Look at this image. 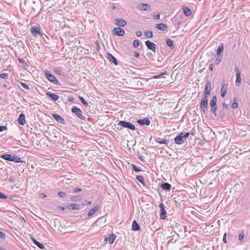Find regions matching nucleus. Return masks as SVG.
<instances>
[{
    "label": "nucleus",
    "instance_id": "51",
    "mask_svg": "<svg viewBox=\"0 0 250 250\" xmlns=\"http://www.w3.org/2000/svg\"><path fill=\"white\" fill-rule=\"evenodd\" d=\"M226 236H227V233H225L224 235L223 238V241L225 243H227V239H226Z\"/></svg>",
    "mask_w": 250,
    "mask_h": 250
},
{
    "label": "nucleus",
    "instance_id": "52",
    "mask_svg": "<svg viewBox=\"0 0 250 250\" xmlns=\"http://www.w3.org/2000/svg\"><path fill=\"white\" fill-rule=\"evenodd\" d=\"M18 61L21 63H24L25 62V61L24 60H23V59H21V58H19Z\"/></svg>",
    "mask_w": 250,
    "mask_h": 250
},
{
    "label": "nucleus",
    "instance_id": "32",
    "mask_svg": "<svg viewBox=\"0 0 250 250\" xmlns=\"http://www.w3.org/2000/svg\"><path fill=\"white\" fill-rule=\"evenodd\" d=\"M13 161L16 163H22L23 161L22 160V158L17 156L16 155H14V160Z\"/></svg>",
    "mask_w": 250,
    "mask_h": 250
},
{
    "label": "nucleus",
    "instance_id": "38",
    "mask_svg": "<svg viewBox=\"0 0 250 250\" xmlns=\"http://www.w3.org/2000/svg\"><path fill=\"white\" fill-rule=\"evenodd\" d=\"M244 236H245L244 232V231H242L239 233V234L238 235V240L239 241H241L243 239Z\"/></svg>",
    "mask_w": 250,
    "mask_h": 250
},
{
    "label": "nucleus",
    "instance_id": "61",
    "mask_svg": "<svg viewBox=\"0 0 250 250\" xmlns=\"http://www.w3.org/2000/svg\"><path fill=\"white\" fill-rule=\"evenodd\" d=\"M9 181L11 183H13L14 182V179L13 178L10 177L9 179Z\"/></svg>",
    "mask_w": 250,
    "mask_h": 250
},
{
    "label": "nucleus",
    "instance_id": "34",
    "mask_svg": "<svg viewBox=\"0 0 250 250\" xmlns=\"http://www.w3.org/2000/svg\"><path fill=\"white\" fill-rule=\"evenodd\" d=\"M145 34L147 38H150L153 37V33L151 31H147L145 32Z\"/></svg>",
    "mask_w": 250,
    "mask_h": 250
},
{
    "label": "nucleus",
    "instance_id": "4",
    "mask_svg": "<svg viewBox=\"0 0 250 250\" xmlns=\"http://www.w3.org/2000/svg\"><path fill=\"white\" fill-rule=\"evenodd\" d=\"M44 74L50 82L56 84H59V83L58 80L53 75H52L49 71L45 70Z\"/></svg>",
    "mask_w": 250,
    "mask_h": 250
},
{
    "label": "nucleus",
    "instance_id": "2",
    "mask_svg": "<svg viewBox=\"0 0 250 250\" xmlns=\"http://www.w3.org/2000/svg\"><path fill=\"white\" fill-rule=\"evenodd\" d=\"M119 125L125 128L130 129L132 130H135V126L132 123L124 121H120L118 123Z\"/></svg>",
    "mask_w": 250,
    "mask_h": 250
},
{
    "label": "nucleus",
    "instance_id": "46",
    "mask_svg": "<svg viewBox=\"0 0 250 250\" xmlns=\"http://www.w3.org/2000/svg\"><path fill=\"white\" fill-rule=\"evenodd\" d=\"M0 198L6 199L7 198V196L5 194H3L2 192H0Z\"/></svg>",
    "mask_w": 250,
    "mask_h": 250
},
{
    "label": "nucleus",
    "instance_id": "42",
    "mask_svg": "<svg viewBox=\"0 0 250 250\" xmlns=\"http://www.w3.org/2000/svg\"><path fill=\"white\" fill-rule=\"evenodd\" d=\"M80 101L85 106H88V103L84 100V98L82 97H79Z\"/></svg>",
    "mask_w": 250,
    "mask_h": 250
},
{
    "label": "nucleus",
    "instance_id": "3",
    "mask_svg": "<svg viewBox=\"0 0 250 250\" xmlns=\"http://www.w3.org/2000/svg\"><path fill=\"white\" fill-rule=\"evenodd\" d=\"M71 111L80 119L83 120L86 119V117L83 115L82 110L77 106H73L71 108Z\"/></svg>",
    "mask_w": 250,
    "mask_h": 250
},
{
    "label": "nucleus",
    "instance_id": "10",
    "mask_svg": "<svg viewBox=\"0 0 250 250\" xmlns=\"http://www.w3.org/2000/svg\"><path fill=\"white\" fill-rule=\"evenodd\" d=\"M30 31L31 33L34 36H36L37 34H42V33L41 32L40 28L38 26H32L30 29Z\"/></svg>",
    "mask_w": 250,
    "mask_h": 250
},
{
    "label": "nucleus",
    "instance_id": "17",
    "mask_svg": "<svg viewBox=\"0 0 250 250\" xmlns=\"http://www.w3.org/2000/svg\"><path fill=\"white\" fill-rule=\"evenodd\" d=\"M0 158L7 161H13V160H14V155L9 154H2L0 156Z\"/></svg>",
    "mask_w": 250,
    "mask_h": 250
},
{
    "label": "nucleus",
    "instance_id": "9",
    "mask_svg": "<svg viewBox=\"0 0 250 250\" xmlns=\"http://www.w3.org/2000/svg\"><path fill=\"white\" fill-rule=\"evenodd\" d=\"M211 83L210 81H207L205 88L204 96L208 97L210 93Z\"/></svg>",
    "mask_w": 250,
    "mask_h": 250
},
{
    "label": "nucleus",
    "instance_id": "1",
    "mask_svg": "<svg viewBox=\"0 0 250 250\" xmlns=\"http://www.w3.org/2000/svg\"><path fill=\"white\" fill-rule=\"evenodd\" d=\"M189 133L186 132L185 134L183 132L179 133L174 139V142L177 145H181L184 142V141L188 138Z\"/></svg>",
    "mask_w": 250,
    "mask_h": 250
},
{
    "label": "nucleus",
    "instance_id": "24",
    "mask_svg": "<svg viewBox=\"0 0 250 250\" xmlns=\"http://www.w3.org/2000/svg\"><path fill=\"white\" fill-rule=\"evenodd\" d=\"M132 229L134 231H138L140 229V227L136 220L133 221Z\"/></svg>",
    "mask_w": 250,
    "mask_h": 250
},
{
    "label": "nucleus",
    "instance_id": "57",
    "mask_svg": "<svg viewBox=\"0 0 250 250\" xmlns=\"http://www.w3.org/2000/svg\"><path fill=\"white\" fill-rule=\"evenodd\" d=\"M213 69V65L212 64H210L209 65V69L210 71H212Z\"/></svg>",
    "mask_w": 250,
    "mask_h": 250
},
{
    "label": "nucleus",
    "instance_id": "39",
    "mask_svg": "<svg viewBox=\"0 0 250 250\" xmlns=\"http://www.w3.org/2000/svg\"><path fill=\"white\" fill-rule=\"evenodd\" d=\"M140 45V42L138 40L136 39L133 42V45L134 47H137Z\"/></svg>",
    "mask_w": 250,
    "mask_h": 250
},
{
    "label": "nucleus",
    "instance_id": "11",
    "mask_svg": "<svg viewBox=\"0 0 250 250\" xmlns=\"http://www.w3.org/2000/svg\"><path fill=\"white\" fill-rule=\"evenodd\" d=\"M113 31L114 32L115 35L119 36H123L125 34V31L121 27H115L114 28Z\"/></svg>",
    "mask_w": 250,
    "mask_h": 250
},
{
    "label": "nucleus",
    "instance_id": "59",
    "mask_svg": "<svg viewBox=\"0 0 250 250\" xmlns=\"http://www.w3.org/2000/svg\"><path fill=\"white\" fill-rule=\"evenodd\" d=\"M73 99H73V97H71V96H69V97H68V101H70V102H72V101H73Z\"/></svg>",
    "mask_w": 250,
    "mask_h": 250
},
{
    "label": "nucleus",
    "instance_id": "41",
    "mask_svg": "<svg viewBox=\"0 0 250 250\" xmlns=\"http://www.w3.org/2000/svg\"><path fill=\"white\" fill-rule=\"evenodd\" d=\"M132 166L133 170L135 171H136V172H140V171H142V170L140 168H138L136 165H135L134 164H132Z\"/></svg>",
    "mask_w": 250,
    "mask_h": 250
},
{
    "label": "nucleus",
    "instance_id": "40",
    "mask_svg": "<svg viewBox=\"0 0 250 250\" xmlns=\"http://www.w3.org/2000/svg\"><path fill=\"white\" fill-rule=\"evenodd\" d=\"M0 77L3 79H8V75L7 73H3L0 74Z\"/></svg>",
    "mask_w": 250,
    "mask_h": 250
},
{
    "label": "nucleus",
    "instance_id": "14",
    "mask_svg": "<svg viewBox=\"0 0 250 250\" xmlns=\"http://www.w3.org/2000/svg\"><path fill=\"white\" fill-rule=\"evenodd\" d=\"M19 125H23L25 124V116L23 113H21L18 119Z\"/></svg>",
    "mask_w": 250,
    "mask_h": 250
},
{
    "label": "nucleus",
    "instance_id": "56",
    "mask_svg": "<svg viewBox=\"0 0 250 250\" xmlns=\"http://www.w3.org/2000/svg\"><path fill=\"white\" fill-rule=\"evenodd\" d=\"M46 197V195L44 193H41L40 194V197L41 198H44Z\"/></svg>",
    "mask_w": 250,
    "mask_h": 250
},
{
    "label": "nucleus",
    "instance_id": "13",
    "mask_svg": "<svg viewBox=\"0 0 250 250\" xmlns=\"http://www.w3.org/2000/svg\"><path fill=\"white\" fill-rule=\"evenodd\" d=\"M106 58L108 60L113 63L115 65H118V62L117 59L111 54L108 53L107 54Z\"/></svg>",
    "mask_w": 250,
    "mask_h": 250
},
{
    "label": "nucleus",
    "instance_id": "15",
    "mask_svg": "<svg viewBox=\"0 0 250 250\" xmlns=\"http://www.w3.org/2000/svg\"><path fill=\"white\" fill-rule=\"evenodd\" d=\"M80 205L77 204H69L66 208L69 209L79 210L80 209Z\"/></svg>",
    "mask_w": 250,
    "mask_h": 250
},
{
    "label": "nucleus",
    "instance_id": "30",
    "mask_svg": "<svg viewBox=\"0 0 250 250\" xmlns=\"http://www.w3.org/2000/svg\"><path fill=\"white\" fill-rule=\"evenodd\" d=\"M33 242L35 245L38 246L41 249H44V246L41 243L38 242L35 239H32Z\"/></svg>",
    "mask_w": 250,
    "mask_h": 250
},
{
    "label": "nucleus",
    "instance_id": "35",
    "mask_svg": "<svg viewBox=\"0 0 250 250\" xmlns=\"http://www.w3.org/2000/svg\"><path fill=\"white\" fill-rule=\"evenodd\" d=\"M136 179L141 183H142V184L144 185L145 184V182H144V178L143 177V176H141V175H137L136 176Z\"/></svg>",
    "mask_w": 250,
    "mask_h": 250
},
{
    "label": "nucleus",
    "instance_id": "7",
    "mask_svg": "<svg viewBox=\"0 0 250 250\" xmlns=\"http://www.w3.org/2000/svg\"><path fill=\"white\" fill-rule=\"evenodd\" d=\"M235 71L236 72V76L235 84L237 86H238L240 85L241 83L240 70L239 68L236 67L235 69Z\"/></svg>",
    "mask_w": 250,
    "mask_h": 250
},
{
    "label": "nucleus",
    "instance_id": "43",
    "mask_svg": "<svg viewBox=\"0 0 250 250\" xmlns=\"http://www.w3.org/2000/svg\"><path fill=\"white\" fill-rule=\"evenodd\" d=\"M82 191V189L79 188H74L73 190V193H77L79 192H81Z\"/></svg>",
    "mask_w": 250,
    "mask_h": 250
},
{
    "label": "nucleus",
    "instance_id": "50",
    "mask_svg": "<svg viewBox=\"0 0 250 250\" xmlns=\"http://www.w3.org/2000/svg\"><path fill=\"white\" fill-rule=\"evenodd\" d=\"M136 35L138 37H140L142 35V33L141 31H137L136 32Z\"/></svg>",
    "mask_w": 250,
    "mask_h": 250
},
{
    "label": "nucleus",
    "instance_id": "27",
    "mask_svg": "<svg viewBox=\"0 0 250 250\" xmlns=\"http://www.w3.org/2000/svg\"><path fill=\"white\" fill-rule=\"evenodd\" d=\"M161 187L163 190H168L171 188V186L168 183H164L161 184Z\"/></svg>",
    "mask_w": 250,
    "mask_h": 250
},
{
    "label": "nucleus",
    "instance_id": "23",
    "mask_svg": "<svg viewBox=\"0 0 250 250\" xmlns=\"http://www.w3.org/2000/svg\"><path fill=\"white\" fill-rule=\"evenodd\" d=\"M46 95L51 98L54 101H56L59 99V96L54 94L52 93L51 92H48L46 93Z\"/></svg>",
    "mask_w": 250,
    "mask_h": 250
},
{
    "label": "nucleus",
    "instance_id": "18",
    "mask_svg": "<svg viewBox=\"0 0 250 250\" xmlns=\"http://www.w3.org/2000/svg\"><path fill=\"white\" fill-rule=\"evenodd\" d=\"M228 89V84H226L224 83L222 85L221 89V96L222 97H224L226 95Z\"/></svg>",
    "mask_w": 250,
    "mask_h": 250
},
{
    "label": "nucleus",
    "instance_id": "36",
    "mask_svg": "<svg viewBox=\"0 0 250 250\" xmlns=\"http://www.w3.org/2000/svg\"><path fill=\"white\" fill-rule=\"evenodd\" d=\"M156 142L157 143H158L160 144H167V143L168 142V140H167V139H163L162 140H160V141H158L157 140H156Z\"/></svg>",
    "mask_w": 250,
    "mask_h": 250
},
{
    "label": "nucleus",
    "instance_id": "8",
    "mask_svg": "<svg viewBox=\"0 0 250 250\" xmlns=\"http://www.w3.org/2000/svg\"><path fill=\"white\" fill-rule=\"evenodd\" d=\"M159 207L160 208V217L161 219L164 220L167 217V211L165 209V206L162 203H161L159 205Z\"/></svg>",
    "mask_w": 250,
    "mask_h": 250
},
{
    "label": "nucleus",
    "instance_id": "60",
    "mask_svg": "<svg viewBox=\"0 0 250 250\" xmlns=\"http://www.w3.org/2000/svg\"><path fill=\"white\" fill-rule=\"evenodd\" d=\"M223 106L224 108H226V109L228 108V104H226L225 103H224L223 104Z\"/></svg>",
    "mask_w": 250,
    "mask_h": 250
},
{
    "label": "nucleus",
    "instance_id": "62",
    "mask_svg": "<svg viewBox=\"0 0 250 250\" xmlns=\"http://www.w3.org/2000/svg\"><path fill=\"white\" fill-rule=\"evenodd\" d=\"M138 158H139V159L142 161H144V158H143V156H138Z\"/></svg>",
    "mask_w": 250,
    "mask_h": 250
},
{
    "label": "nucleus",
    "instance_id": "6",
    "mask_svg": "<svg viewBox=\"0 0 250 250\" xmlns=\"http://www.w3.org/2000/svg\"><path fill=\"white\" fill-rule=\"evenodd\" d=\"M145 44L148 49L151 50L154 53L156 52V45L154 43L147 40L145 42Z\"/></svg>",
    "mask_w": 250,
    "mask_h": 250
},
{
    "label": "nucleus",
    "instance_id": "33",
    "mask_svg": "<svg viewBox=\"0 0 250 250\" xmlns=\"http://www.w3.org/2000/svg\"><path fill=\"white\" fill-rule=\"evenodd\" d=\"M216 103H217V97L216 96H214L212 98L211 101H210V103H209L210 106H211V105L217 104Z\"/></svg>",
    "mask_w": 250,
    "mask_h": 250
},
{
    "label": "nucleus",
    "instance_id": "58",
    "mask_svg": "<svg viewBox=\"0 0 250 250\" xmlns=\"http://www.w3.org/2000/svg\"><path fill=\"white\" fill-rule=\"evenodd\" d=\"M139 55H140V54H139V52H135V53H134V57H135V58H138V57H139Z\"/></svg>",
    "mask_w": 250,
    "mask_h": 250
},
{
    "label": "nucleus",
    "instance_id": "47",
    "mask_svg": "<svg viewBox=\"0 0 250 250\" xmlns=\"http://www.w3.org/2000/svg\"><path fill=\"white\" fill-rule=\"evenodd\" d=\"M7 128L6 126L0 125V132H2L4 130H7Z\"/></svg>",
    "mask_w": 250,
    "mask_h": 250
},
{
    "label": "nucleus",
    "instance_id": "44",
    "mask_svg": "<svg viewBox=\"0 0 250 250\" xmlns=\"http://www.w3.org/2000/svg\"><path fill=\"white\" fill-rule=\"evenodd\" d=\"M20 83L24 88L26 89H29V86L25 83L22 82H20Z\"/></svg>",
    "mask_w": 250,
    "mask_h": 250
},
{
    "label": "nucleus",
    "instance_id": "37",
    "mask_svg": "<svg viewBox=\"0 0 250 250\" xmlns=\"http://www.w3.org/2000/svg\"><path fill=\"white\" fill-rule=\"evenodd\" d=\"M58 195L62 198H65L67 196V193L63 191H59L58 193Z\"/></svg>",
    "mask_w": 250,
    "mask_h": 250
},
{
    "label": "nucleus",
    "instance_id": "21",
    "mask_svg": "<svg viewBox=\"0 0 250 250\" xmlns=\"http://www.w3.org/2000/svg\"><path fill=\"white\" fill-rule=\"evenodd\" d=\"M115 21L116 25L119 26H124L126 24V22L122 19H117Z\"/></svg>",
    "mask_w": 250,
    "mask_h": 250
},
{
    "label": "nucleus",
    "instance_id": "53",
    "mask_svg": "<svg viewBox=\"0 0 250 250\" xmlns=\"http://www.w3.org/2000/svg\"><path fill=\"white\" fill-rule=\"evenodd\" d=\"M153 18H154V19H155V20L159 19H160V14L158 13V14L154 15L153 16Z\"/></svg>",
    "mask_w": 250,
    "mask_h": 250
},
{
    "label": "nucleus",
    "instance_id": "26",
    "mask_svg": "<svg viewBox=\"0 0 250 250\" xmlns=\"http://www.w3.org/2000/svg\"><path fill=\"white\" fill-rule=\"evenodd\" d=\"M99 206L98 205H96L94 207V208L91 209L88 213V216H91L94 214L96 211H97L99 209Z\"/></svg>",
    "mask_w": 250,
    "mask_h": 250
},
{
    "label": "nucleus",
    "instance_id": "5",
    "mask_svg": "<svg viewBox=\"0 0 250 250\" xmlns=\"http://www.w3.org/2000/svg\"><path fill=\"white\" fill-rule=\"evenodd\" d=\"M208 106V97L204 96L201 101L200 107L202 109L203 111L205 112L207 109Z\"/></svg>",
    "mask_w": 250,
    "mask_h": 250
},
{
    "label": "nucleus",
    "instance_id": "19",
    "mask_svg": "<svg viewBox=\"0 0 250 250\" xmlns=\"http://www.w3.org/2000/svg\"><path fill=\"white\" fill-rule=\"evenodd\" d=\"M52 116H53V118L57 122H58L60 123H62V124L64 123V119L60 115L57 114H53Z\"/></svg>",
    "mask_w": 250,
    "mask_h": 250
},
{
    "label": "nucleus",
    "instance_id": "22",
    "mask_svg": "<svg viewBox=\"0 0 250 250\" xmlns=\"http://www.w3.org/2000/svg\"><path fill=\"white\" fill-rule=\"evenodd\" d=\"M158 30L165 31L167 28V26L165 23H159L156 25V27Z\"/></svg>",
    "mask_w": 250,
    "mask_h": 250
},
{
    "label": "nucleus",
    "instance_id": "63",
    "mask_svg": "<svg viewBox=\"0 0 250 250\" xmlns=\"http://www.w3.org/2000/svg\"><path fill=\"white\" fill-rule=\"evenodd\" d=\"M56 72L57 74H58L59 75L61 74V71L60 70H57V71H56Z\"/></svg>",
    "mask_w": 250,
    "mask_h": 250
},
{
    "label": "nucleus",
    "instance_id": "64",
    "mask_svg": "<svg viewBox=\"0 0 250 250\" xmlns=\"http://www.w3.org/2000/svg\"><path fill=\"white\" fill-rule=\"evenodd\" d=\"M85 202L87 205H90L91 204L90 201H85Z\"/></svg>",
    "mask_w": 250,
    "mask_h": 250
},
{
    "label": "nucleus",
    "instance_id": "20",
    "mask_svg": "<svg viewBox=\"0 0 250 250\" xmlns=\"http://www.w3.org/2000/svg\"><path fill=\"white\" fill-rule=\"evenodd\" d=\"M138 8L142 10H147L150 8L149 4L141 3L138 5Z\"/></svg>",
    "mask_w": 250,
    "mask_h": 250
},
{
    "label": "nucleus",
    "instance_id": "29",
    "mask_svg": "<svg viewBox=\"0 0 250 250\" xmlns=\"http://www.w3.org/2000/svg\"><path fill=\"white\" fill-rule=\"evenodd\" d=\"M166 42L167 45L170 48V49H173L174 48L175 46L173 43L172 41L170 39H167Z\"/></svg>",
    "mask_w": 250,
    "mask_h": 250
},
{
    "label": "nucleus",
    "instance_id": "54",
    "mask_svg": "<svg viewBox=\"0 0 250 250\" xmlns=\"http://www.w3.org/2000/svg\"><path fill=\"white\" fill-rule=\"evenodd\" d=\"M167 74V72L166 71H165V72H163V73H161V74H160L158 76H155L154 78H159L160 77V76H162V75H165Z\"/></svg>",
    "mask_w": 250,
    "mask_h": 250
},
{
    "label": "nucleus",
    "instance_id": "31",
    "mask_svg": "<svg viewBox=\"0 0 250 250\" xmlns=\"http://www.w3.org/2000/svg\"><path fill=\"white\" fill-rule=\"evenodd\" d=\"M224 50V45L223 44H221V45H220L217 49V55L218 56H219L221 55V53Z\"/></svg>",
    "mask_w": 250,
    "mask_h": 250
},
{
    "label": "nucleus",
    "instance_id": "12",
    "mask_svg": "<svg viewBox=\"0 0 250 250\" xmlns=\"http://www.w3.org/2000/svg\"><path fill=\"white\" fill-rule=\"evenodd\" d=\"M137 123L141 125H149L150 124V121L148 118H144L143 119H139L137 120Z\"/></svg>",
    "mask_w": 250,
    "mask_h": 250
},
{
    "label": "nucleus",
    "instance_id": "49",
    "mask_svg": "<svg viewBox=\"0 0 250 250\" xmlns=\"http://www.w3.org/2000/svg\"><path fill=\"white\" fill-rule=\"evenodd\" d=\"M71 200L72 201L76 202L79 200L78 197L73 196L71 197Z\"/></svg>",
    "mask_w": 250,
    "mask_h": 250
},
{
    "label": "nucleus",
    "instance_id": "48",
    "mask_svg": "<svg viewBox=\"0 0 250 250\" xmlns=\"http://www.w3.org/2000/svg\"><path fill=\"white\" fill-rule=\"evenodd\" d=\"M0 238L4 239L5 238V233L0 231Z\"/></svg>",
    "mask_w": 250,
    "mask_h": 250
},
{
    "label": "nucleus",
    "instance_id": "45",
    "mask_svg": "<svg viewBox=\"0 0 250 250\" xmlns=\"http://www.w3.org/2000/svg\"><path fill=\"white\" fill-rule=\"evenodd\" d=\"M238 103H237V102H234L232 103V105H231V107H232V108L233 109H236V108H237V107H238Z\"/></svg>",
    "mask_w": 250,
    "mask_h": 250
},
{
    "label": "nucleus",
    "instance_id": "28",
    "mask_svg": "<svg viewBox=\"0 0 250 250\" xmlns=\"http://www.w3.org/2000/svg\"><path fill=\"white\" fill-rule=\"evenodd\" d=\"M210 107V111L211 113H212L214 116L215 117H217V104L211 105Z\"/></svg>",
    "mask_w": 250,
    "mask_h": 250
},
{
    "label": "nucleus",
    "instance_id": "25",
    "mask_svg": "<svg viewBox=\"0 0 250 250\" xmlns=\"http://www.w3.org/2000/svg\"><path fill=\"white\" fill-rule=\"evenodd\" d=\"M183 10L184 14L187 16L189 17L191 14V10L188 7L186 6H183Z\"/></svg>",
    "mask_w": 250,
    "mask_h": 250
},
{
    "label": "nucleus",
    "instance_id": "16",
    "mask_svg": "<svg viewBox=\"0 0 250 250\" xmlns=\"http://www.w3.org/2000/svg\"><path fill=\"white\" fill-rule=\"evenodd\" d=\"M116 238V235L115 234L112 233V234L110 235L108 237L105 236L104 240L105 241L108 242L109 243L112 244L114 242Z\"/></svg>",
    "mask_w": 250,
    "mask_h": 250
},
{
    "label": "nucleus",
    "instance_id": "55",
    "mask_svg": "<svg viewBox=\"0 0 250 250\" xmlns=\"http://www.w3.org/2000/svg\"><path fill=\"white\" fill-rule=\"evenodd\" d=\"M96 45H97V51H99L100 50L101 47H100V43L97 41V42H96Z\"/></svg>",
    "mask_w": 250,
    "mask_h": 250
}]
</instances>
